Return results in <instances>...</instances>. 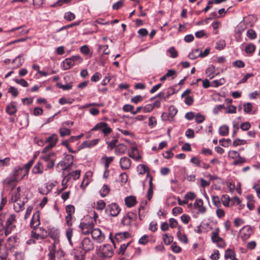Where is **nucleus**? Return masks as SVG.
<instances>
[{
    "label": "nucleus",
    "instance_id": "f257e3e1",
    "mask_svg": "<svg viewBox=\"0 0 260 260\" xmlns=\"http://www.w3.org/2000/svg\"><path fill=\"white\" fill-rule=\"evenodd\" d=\"M96 250L99 259H94V260H104L107 258H111L114 254L113 246L110 244H104L100 246Z\"/></svg>",
    "mask_w": 260,
    "mask_h": 260
},
{
    "label": "nucleus",
    "instance_id": "f03ea898",
    "mask_svg": "<svg viewBox=\"0 0 260 260\" xmlns=\"http://www.w3.org/2000/svg\"><path fill=\"white\" fill-rule=\"evenodd\" d=\"M95 224V220H93V218L90 217L88 221L81 222L79 225V228L82 234L84 235H88L92 231Z\"/></svg>",
    "mask_w": 260,
    "mask_h": 260
},
{
    "label": "nucleus",
    "instance_id": "7ed1b4c3",
    "mask_svg": "<svg viewBox=\"0 0 260 260\" xmlns=\"http://www.w3.org/2000/svg\"><path fill=\"white\" fill-rule=\"evenodd\" d=\"M56 158V153L53 152L42 155L41 156V159L47 163L46 167L49 169L54 167Z\"/></svg>",
    "mask_w": 260,
    "mask_h": 260
},
{
    "label": "nucleus",
    "instance_id": "20e7f679",
    "mask_svg": "<svg viewBox=\"0 0 260 260\" xmlns=\"http://www.w3.org/2000/svg\"><path fill=\"white\" fill-rule=\"evenodd\" d=\"M219 229L216 228L214 231L211 233V240L213 243H216L217 245L219 248H224L225 244L223 240L221 237H219Z\"/></svg>",
    "mask_w": 260,
    "mask_h": 260
},
{
    "label": "nucleus",
    "instance_id": "39448f33",
    "mask_svg": "<svg viewBox=\"0 0 260 260\" xmlns=\"http://www.w3.org/2000/svg\"><path fill=\"white\" fill-rule=\"evenodd\" d=\"M98 130L101 131L105 136L108 135L112 132V129L108 126L107 123L104 122H101L97 123L91 129V131H92Z\"/></svg>",
    "mask_w": 260,
    "mask_h": 260
},
{
    "label": "nucleus",
    "instance_id": "423d86ee",
    "mask_svg": "<svg viewBox=\"0 0 260 260\" xmlns=\"http://www.w3.org/2000/svg\"><path fill=\"white\" fill-rule=\"evenodd\" d=\"M15 221V215L14 214H11L7 219L6 226H5V234L6 236L10 234L12 231L15 228V226L13 225V223Z\"/></svg>",
    "mask_w": 260,
    "mask_h": 260
},
{
    "label": "nucleus",
    "instance_id": "0eeeda50",
    "mask_svg": "<svg viewBox=\"0 0 260 260\" xmlns=\"http://www.w3.org/2000/svg\"><path fill=\"white\" fill-rule=\"evenodd\" d=\"M81 247L86 253L94 249V244L89 238H85L81 242Z\"/></svg>",
    "mask_w": 260,
    "mask_h": 260
},
{
    "label": "nucleus",
    "instance_id": "6e6552de",
    "mask_svg": "<svg viewBox=\"0 0 260 260\" xmlns=\"http://www.w3.org/2000/svg\"><path fill=\"white\" fill-rule=\"evenodd\" d=\"M106 212L109 213L111 216H116L119 213L120 209L115 203H112L109 205L106 210Z\"/></svg>",
    "mask_w": 260,
    "mask_h": 260
},
{
    "label": "nucleus",
    "instance_id": "1a4fd4ad",
    "mask_svg": "<svg viewBox=\"0 0 260 260\" xmlns=\"http://www.w3.org/2000/svg\"><path fill=\"white\" fill-rule=\"evenodd\" d=\"M93 239L100 243L105 239V236L102 234L101 231L99 229H93L92 231L90 233Z\"/></svg>",
    "mask_w": 260,
    "mask_h": 260
},
{
    "label": "nucleus",
    "instance_id": "9d476101",
    "mask_svg": "<svg viewBox=\"0 0 260 260\" xmlns=\"http://www.w3.org/2000/svg\"><path fill=\"white\" fill-rule=\"evenodd\" d=\"M132 161L127 157H123L120 160V165L122 170H128L131 167Z\"/></svg>",
    "mask_w": 260,
    "mask_h": 260
},
{
    "label": "nucleus",
    "instance_id": "9b49d317",
    "mask_svg": "<svg viewBox=\"0 0 260 260\" xmlns=\"http://www.w3.org/2000/svg\"><path fill=\"white\" fill-rule=\"evenodd\" d=\"M40 213L37 211L34 214L30 221V225L31 228L35 229L40 224Z\"/></svg>",
    "mask_w": 260,
    "mask_h": 260
},
{
    "label": "nucleus",
    "instance_id": "f8f14e48",
    "mask_svg": "<svg viewBox=\"0 0 260 260\" xmlns=\"http://www.w3.org/2000/svg\"><path fill=\"white\" fill-rule=\"evenodd\" d=\"M20 187H18L16 190H14L12 193L11 198L10 202L16 203L18 201L20 197Z\"/></svg>",
    "mask_w": 260,
    "mask_h": 260
},
{
    "label": "nucleus",
    "instance_id": "ddd939ff",
    "mask_svg": "<svg viewBox=\"0 0 260 260\" xmlns=\"http://www.w3.org/2000/svg\"><path fill=\"white\" fill-rule=\"evenodd\" d=\"M129 237V233L127 232H125L116 233L115 235V239L118 242H120Z\"/></svg>",
    "mask_w": 260,
    "mask_h": 260
},
{
    "label": "nucleus",
    "instance_id": "4468645a",
    "mask_svg": "<svg viewBox=\"0 0 260 260\" xmlns=\"http://www.w3.org/2000/svg\"><path fill=\"white\" fill-rule=\"evenodd\" d=\"M31 237L37 239H44L47 236V231H43V233H37L34 230L31 231Z\"/></svg>",
    "mask_w": 260,
    "mask_h": 260
},
{
    "label": "nucleus",
    "instance_id": "2eb2a0df",
    "mask_svg": "<svg viewBox=\"0 0 260 260\" xmlns=\"http://www.w3.org/2000/svg\"><path fill=\"white\" fill-rule=\"evenodd\" d=\"M195 208H199V211L200 213L203 214L206 211V208L203 206V201L202 199H197L194 203Z\"/></svg>",
    "mask_w": 260,
    "mask_h": 260
},
{
    "label": "nucleus",
    "instance_id": "dca6fc26",
    "mask_svg": "<svg viewBox=\"0 0 260 260\" xmlns=\"http://www.w3.org/2000/svg\"><path fill=\"white\" fill-rule=\"evenodd\" d=\"M44 167L41 162L38 161L34 167L32 172L35 174H41L43 172Z\"/></svg>",
    "mask_w": 260,
    "mask_h": 260
},
{
    "label": "nucleus",
    "instance_id": "f3484780",
    "mask_svg": "<svg viewBox=\"0 0 260 260\" xmlns=\"http://www.w3.org/2000/svg\"><path fill=\"white\" fill-rule=\"evenodd\" d=\"M236 254L234 251L231 249H228L225 251L224 258L225 259H230L231 260H238L236 257Z\"/></svg>",
    "mask_w": 260,
    "mask_h": 260
},
{
    "label": "nucleus",
    "instance_id": "a211bd4d",
    "mask_svg": "<svg viewBox=\"0 0 260 260\" xmlns=\"http://www.w3.org/2000/svg\"><path fill=\"white\" fill-rule=\"evenodd\" d=\"M125 203L128 207H132L136 205L137 201L134 196H131L125 198Z\"/></svg>",
    "mask_w": 260,
    "mask_h": 260
},
{
    "label": "nucleus",
    "instance_id": "6ab92c4d",
    "mask_svg": "<svg viewBox=\"0 0 260 260\" xmlns=\"http://www.w3.org/2000/svg\"><path fill=\"white\" fill-rule=\"evenodd\" d=\"M127 150L126 145L123 144H118L115 148V153L117 155H121L124 154Z\"/></svg>",
    "mask_w": 260,
    "mask_h": 260
},
{
    "label": "nucleus",
    "instance_id": "aec40b11",
    "mask_svg": "<svg viewBox=\"0 0 260 260\" xmlns=\"http://www.w3.org/2000/svg\"><path fill=\"white\" fill-rule=\"evenodd\" d=\"M99 141V139H93L89 141H85L82 143L81 145L82 148H89L96 145L98 143Z\"/></svg>",
    "mask_w": 260,
    "mask_h": 260
},
{
    "label": "nucleus",
    "instance_id": "412c9836",
    "mask_svg": "<svg viewBox=\"0 0 260 260\" xmlns=\"http://www.w3.org/2000/svg\"><path fill=\"white\" fill-rule=\"evenodd\" d=\"M6 112L8 114L10 115H13L16 113L17 108L14 103L12 102L7 106Z\"/></svg>",
    "mask_w": 260,
    "mask_h": 260
},
{
    "label": "nucleus",
    "instance_id": "4be33fe9",
    "mask_svg": "<svg viewBox=\"0 0 260 260\" xmlns=\"http://www.w3.org/2000/svg\"><path fill=\"white\" fill-rule=\"evenodd\" d=\"M75 65V63L72 60L71 58H66L63 61V68L65 70L70 69Z\"/></svg>",
    "mask_w": 260,
    "mask_h": 260
},
{
    "label": "nucleus",
    "instance_id": "5701e85b",
    "mask_svg": "<svg viewBox=\"0 0 260 260\" xmlns=\"http://www.w3.org/2000/svg\"><path fill=\"white\" fill-rule=\"evenodd\" d=\"M58 141V136L56 134H53L51 136L49 137L45 141L46 143H49L50 144H54V146H55Z\"/></svg>",
    "mask_w": 260,
    "mask_h": 260
},
{
    "label": "nucleus",
    "instance_id": "b1692460",
    "mask_svg": "<svg viewBox=\"0 0 260 260\" xmlns=\"http://www.w3.org/2000/svg\"><path fill=\"white\" fill-rule=\"evenodd\" d=\"M17 239L16 236H12L8 239L7 243L11 248L14 247L16 245Z\"/></svg>",
    "mask_w": 260,
    "mask_h": 260
},
{
    "label": "nucleus",
    "instance_id": "393cba45",
    "mask_svg": "<svg viewBox=\"0 0 260 260\" xmlns=\"http://www.w3.org/2000/svg\"><path fill=\"white\" fill-rule=\"evenodd\" d=\"M32 164L33 160H30L29 162H28L26 164L24 165V170L23 169H20V171H24V174L21 177V179H23L24 177V176L28 174L29 170L31 168V166L32 165Z\"/></svg>",
    "mask_w": 260,
    "mask_h": 260
},
{
    "label": "nucleus",
    "instance_id": "a878e982",
    "mask_svg": "<svg viewBox=\"0 0 260 260\" xmlns=\"http://www.w3.org/2000/svg\"><path fill=\"white\" fill-rule=\"evenodd\" d=\"M22 55L17 56L12 62V63H15L16 66L13 67V69H17L20 67L23 63V60L20 59Z\"/></svg>",
    "mask_w": 260,
    "mask_h": 260
},
{
    "label": "nucleus",
    "instance_id": "bb28decb",
    "mask_svg": "<svg viewBox=\"0 0 260 260\" xmlns=\"http://www.w3.org/2000/svg\"><path fill=\"white\" fill-rule=\"evenodd\" d=\"M137 170L139 172V174L140 175L144 174L146 172L147 173L148 172V168L144 164L139 165L137 167Z\"/></svg>",
    "mask_w": 260,
    "mask_h": 260
},
{
    "label": "nucleus",
    "instance_id": "cd10ccee",
    "mask_svg": "<svg viewBox=\"0 0 260 260\" xmlns=\"http://www.w3.org/2000/svg\"><path fill=\"white\" fill-rule=\"evenodd\" d=\"M225 80L223 78L219 80H215L211 82V86L214 87H217L220 85L224 84Z\"/></svg>",
    "mask_w": 260,
    "mask_h": 260
},
{
    "label": "nucleus",
    "instance_id": "c85d7f7f",
    "mask_svg": "<svg viewBox=\"0 0 260 260\" xmlns=\"http://www.w3.org/2000/svg\"><path fill=\"white\" fill-rule=\"evenodd\" d=\"M110 191V188L107 185H104L100 191V194L102 197H106Z\"/></svg>",
    "mask_w": 260,
    "mask_h": 260
},
{
    "label": "nucleus",
    "instance_id": "c756f323",
    "mask_svg": "<svg viewBox=\"0 0 260 260\" xmlns=\"http://www.w3.org/2000/svg\"><path fill=\"white\" fill-rule=\"evenodd\" d=\"M229 128L227 125H224L220 127L219 134L221 136H226L229 134Z\"/></svg>",
    "mask_w": 260,
    "mask_h": 260
},
{
    "label": "nucleus",
    "instance_id": "7c9ffc66",
    "mask_svg": "<svg viewBox=\"0 0 260 260\" xmlns=\"http://www.w3.org/2000/svg\"><path fill=\"white\" fill-rule=\"evenodd\" d=\"M170 93L168 92H165L162 91L159 92L157 95H156V97H158L160 100H167L170 97Z\"/></svg>",
    "mask_w": 260,
    "mask_h": 260
},
{
    "label": "nucleus",
    "instance_id": "2f4dec72",
    "mask_svg": "<svg viewBox=\"0 0 260 260\" xmlns=\"http://www.w3.org/2000/svg\"><path fill=\"white\" fill-rule=\"evenodd\" d=\"M162 239L166 245H169L173 242V237L171 236L168 235L167 234H165L162 236Z\"/></svg>",
    "mask_w": 260,
    "mask_h": 260
},
{
    "label": "nucleus",
    "instance_id": "473e14b6",
    "mask_svg": "<svg viewBox=\"0 0 260 260\" xmlns=\"http://www.w3.org/2000/svg\"><path fill=\"white\" fill-rule=\"evenodd\" d=\"M177 113V110L174 106H171L168 109V115L171 118L173 117Z\"/></svg>",
    "mask_w": 260,
    "mask_h": 260
},
{
    "label": "nucleus",
    "instance_id": "72a5a7b5",
    "mask_svg": "<svg viewBox=\"0 0 260 260\" xmlns=\"http://www.w3.org/2000/svg\"><path fill=\"white\" fill-rule=\"evenodd\" d=\"M66 211L68 215H72L75 213V207L73 205H69L66 207Z\"/></svg>",
    "mask_w": 260,
    "mask_h": 260
},
{
    "label": "nucleus",
    "instance_id": "f704fd0d",
    "mask_svg": "<svg viewBox=\"0 0 260 260\" xmlns=\"http://www.w3.org/2000/svg\"><path fill=\"white\" fill-rule=\"evenodd\" d=\"M24 202L18 203L17 202L15 203L14 205V208L16 212H19L23 209Z\"/></svg>",
    "mask_w": 260,
    "mask_h": 260
},
{
    "label": "nucleus",
    "instance_id": "c9c22d12",
    "mask_svg": "<svg viewBox=\"0 0 260 260\" xmlns=\"http://www.w3.org/2000/svg\"><path fill=\"white\" fill-rule=\"evenodd\" d=\"M214 69V67L213 66H211L206 70V74L208 75V77H209L210 79H212L215 76V75L213 73Z\"/></svg>",
    "mask_w": 260,
    "mask_h": 260
},
{
    "label": "nucleus",
    "instance_id": "e433bc0d",
    "mask_svg": "<svg viewBox=\"0 0 260 260\" xmlns=\"http://www.w3.org/2000/svg\"><path fill=\"white\" fill-rule=\"evenodd\" d=\"M56 85L58 88H61L64 90H69L72 88V85L71 83H68L66 85H62L60 83H57Z\"/></svg>",
    "mask_w": 260,
    "mask_h": 260
},
{
    "label": "nucleus",
    "instance_id": "4c0bfd02",
    "mask_svg": "<svg viewBox=\"0 0 260 260\" xmlns=\"http://www.w3.org/2000/svg\"><path fill=\"white\" fill-rule=\"evenodd\" d=\"M255 49V46L252 44H250L246 46L245 50L247 53H252L254 52Z\"/></svg>",
    "mask_w": 260,
    "mask_h": 260
},
{
    "label": "nucleus",
    "instance_id": "58836bf2",
    "mask_svg": "<svg viewBox=\"0 0 260 260\" xmlns=\"http://www.w3.org/2000/svg\"><path fill=\"white\" fill-rule=\"evenodd\" d=\"M59 133L61 137L69 136L71 134V131L67 128H61L59 129Z\"/></svg>",
    "mask_w": 260,
    "mask_h": 260
},
{
    "label": "nucleus",
    "instance_id": "ea45409f",
    "mask_svg": "<svg viewBox=\"0 0 260 260\" xmlns=\"http://www.w3.org/2000/svg\"><path fill=\"white\" fill-rule=\"evenodd\" d=\"M225 46V43L224 41L220 40L216 43L215 48L220 50L223 49Z\"/></svg>",
    "mask_w": 260,
    "mask_h": 260
},
{
    "label": "nucleus",
    "instance_id": "a19ab883",
    "mask_svg": "<svg viewBox=\"0 0 260 260\" xmlns=\"http://www.w3.org/2000/svg\"><path fill=\"white\" fill-rule=\"evenodd\" d=\"M247 36L250 39H254L256 38V34L255 31L252 29H250L247 30Z\"/></svg>",
    "mask_w": 260,
    "mask_h": 260
},
{
    "label": "nucleus",
    "instance_id": "79ce46f5",
    "mask_svg": "<svg viewBox=\"0 0 260 260\" xmlns=\"http://www.w3.org/2000/svg\"><path fill=\"white\" fill-rule=\"evenodd\" d=\"M64 18L68 21H72L75 19V15L71 12H68L65 13Z\"/></svg>",
    "mask_w": 260,
    "mask_h": 260
},
{
    "label": "nucleus",
    "instance_id": "37998d69",
    "mask_svg": "<svg viewBox=\"0 0 260 260\" xmlns=\"http://www.w3.org/2000/svg\"><path fill=\"white\" fill-rule=\"evenodd\" d=\"M253 76L254 75L252 73H247L242 78V79L237 83V84L239 85L245 83L249 78L253 77Z\"/></svg>",
    "mask_w": 260,
    "mask_h": 260
},
{
    "label": "nucleus",
    "instance_id": "c03bdc74",
    "mask_svg": "<svg viewBox=\"0 0 260 260\" xmlns=\"http://www.w3.org/2000/svg\"><path fill=\"white\" fill-rule=\"evenodd\" d=\"M80 173H81L80 170H76V171L72 172L70 174V175L71 176V177H73V178L74 180H76V179H78L80 177Z\"/></svg>",
    "mask_w": 260,
    "mask_h": 260
},
{
    "label": "nucleus",
    "instance_id": "a18cd8bd",
    "mask_svg": "<svg viewBox=\"0 0 260 260\" xmlns=\"http://www.w3.org/2000/svg\"><path fill=\"white\" fill-rule=\"evenodd\" d=\"M14 81L17 83V84H20L23 87H27L28 86V84L24 79H15L14 80Z\"/></svg>",
    "mask_w": 260,
    "mask_h": 260
},
{
    "label": "nucleus",
    "instance_id": "49530a36",
    "mask_svg": "<svg viewBox=\"0 0 260 260\" xmlns=\"http://www.w3.org/2000/svg\"><path fill=\"white\" fill-rule=\"evenodd\" d=\"M168 52L170 53V56L172 58H175L178 56V53L174 47L170 48Z\"/></svg>",
    "mask_w": 260,
    "mask_h": 260
},
{
    "label": "nucleus",
    "instance_id": "de8ad7c7",
    "mask_svg": "<svg viewBox=\"0 0 260 260\" xmlns=\"http://www.w3.org/2000/svg\"><path fill=\"white\" fill-rule=\"evenodd\" d=\"M194 117L196 121L198 123H201L203 122L205 120V117L200 113L197 114Z\"/></svg>",
    "mask_w": 260,
    "mask_h": 260
},
{
    "label": "nucleus",
    "instance_id": "09e8293b",
    "mask_svg": "<svg viewBox=\"0 0 260 260\" xmlns=\"http://www.w3.org/2000/svg\"><path fill=\"white\" fill-rule=\"evenodd\" d=\"M129 243H128L127 244H122L120 245V248L118 250V253L119 254L123 255L125 251L126 248L129 245Z\"/></svg>",
    "mask_w": 260,
    "mask_h": 260
},
{
    "label": "nucleus",
    "instance_id": "8fccbe9b",
    "mask_svg": "<svg viewBox=\"0 0 260 260\" xmlns=\"http://www.w3.org/2000/svg\"><path fill=\"white\" fill-rule=\"evenodd\" d=\"M71 59L75 63V64L80 63L82 61L81 57L79 55L73 56L71 57Z\"/></svg>",
    "mask_w": 260,
    "mask_h": 260
},
{
    "label": "nucleus",
    "instance_id": "3c124183",
    "mask_svg": "<svg viewBox=\"0 0 260 260\" xmlns=\"http://www.w3.org/2000/svg\"><path fill=\"white\" fill-rule=\"evenodd\" d=\"M102 77V75L100 73L96 72L91 77V81L92 82H96L99 81Z\"/></svg>",
    "mask_w": 260,
    "mask_h": 260
},
{
    "label": "nucleus",
    "instance_id": "603ef678",
    "mask_svg": "<svg viewBox=\"0 0 260 260\" xmlns=\"http://www.w3.org/2000/svg\"><path fill=\"white\" fill-rule=\"evenodd\" d=\"M157 122L156 120L154 117H150L149 118V122H148V125L151 127H153L154 126L156 125Z\"/></svg>",
    "mask_w": 260,
    "mask_h": 260
},
{
    "label": "nucleus",
    "instance_id": "864d4df0",
    "mask_svg": "<svg viewBox=\"0 0 260 260\" xmlns=\"http://www.w3.org/2000/svg\"><path fill=\"white\" fill-rule=\"evenodd\" d=\"M106 206V203L103 200H100L97 202L96 209L98 210H103Z\"/></svg>",
    "mask_w": 260,
    "mask_h": 260
},
{
    "label": "nucleus",
    "instance_id": "5fc2aeb1",
    "mask_svg": "<svg viewBox=\"0 0 260 260\" xmlns=\"http://www.w3.org/2000/svg\"><path fill=\"white\" fill-rule=\"evenodd\" d=\"M171 247L172 250L176 253H179L181 250V247L178 246L176 242L173 243Z\"/></svg>",
    "mask_w": 260,
    "mask_h": 260
},
{
    "label": "nucleus",
    "instance_id": "6e6d98bb",
    "mask_svg": "<svg viewBox=\"0 0 260 260\" xmlns=\"http://www.w3.org/2000/svg\"><path fill=\"white\" fill-rule=\"evenodd\" d=\"M246 143V141L244 140H240L237 139L233 142V145L234 146H237L240 145H244Z\"/></svg>",
    "mask_w": 260,
    "mask_h": 260
},
{
    "label": "nucleus",
    "instance_id": "4d7b16f0",
    "mask_svg": "<svg viewBox=\"0 0 260 260\" xmlns=\"http://www.w3.org/2000/svg\"><path fill=\"white\" fill-rule=\"evenodd\" d=\"M54 146V144H49L48 145H47L45 147L43 148L42 150L41 153L42 155L45 154H48L47 152L51 150Z\"/></svg>",
    "mask_w": 260,
    "mask_h": 260
},
{
    "label": "nucleus",
    "instance_id": "13d9d810",
    "mask_svg": "<svg viewBox=\"0 0 260 260\" xmlns=\"http://www.w3.org/2000/svg\"><path fill=\"white\" fill-rule=\"evenodd\" d=\"M154 109V106L152 104H147L143 107V111L145 113L150 112Z\"/></svg>",
    "mask_w": 260,
    "mask_h": 260
},
{
    "label": "nucleus",
    "instance_id": "bf43d9fd",
    "mask_svg": "<svg viewBox=\"0 0 260 260\" xmlns=\"http://www.w3.org/2000/svg\"><path fill=\"white\" fill-rule=\"evenodd\" d=\"M250 124L248 122H245L242 123L240 125V128L243 131H247L250 128Z\"/></svg>",
    "mask_w": 260,
    "mask_h": 260
},
{
    "label": "nucleus",
    "instance_id": "052dcab7",
    "mask_svg": "<svg viewBox=\"0 0 260 260\" xmlns=\"http://www.w3.org/2000/svg\"><path fill=\"white\" fill-rule=\"evenodd\" d=\"M8 92L11 93L14 97H16L18 95V91L17 89L13 86L9 88Z\"/></svg>",
    "mask_w": 260,
    "mask_h": 260
},
{
    "label": "nucleus",
    "instance_id": "680f3d73",
    "mask_svg": "<svg viewBox=\"0 0 260 260\" xmlns=\"http://www.w3.org/2000/svg\"><path fill=\"white\" fill-rule=\"evenodd\" d=\"M182 212L183 209L179 207H176L174 208L172 210V213L174 216H176L177 214L181 213Z\"/></svg>",
    "mask_w": 260,
    "mask_h": 260
},
{
    "label": "nucleus",
    "instance_id": "e2e57ef3",
    "mask_svg": "<svg viewBox=\"0 0 260 260\" xmlns=\"http://www.w3.org/2000/svg\"><path fill=\"white\" fill-rule=\"evenodd\" d=\"M199 51V49H194L191 53L189 54L188 57L191 59L196 58L199 56L198 54L196 55V54L198 53Z\"/></svg>",
    "mask_w": 260,
    "mask_h": 260
},
{
    "label": "nucleus",
    "instance_id": "0e129e2a",
    "mask_svg": "<svg viewBox=\"0 0 260 260\" xmlns=\"http://www.w3.org/2000/svg\"><path fill=\"white\" fill-rule=\"evenodd\" d=\"M134 108V107L131 105H125L123 107V110L125 112H131L132 113L133 111V109Z\"/></svg>",
    "mask_w": 260,
    "mask_h": 260
},
{
    "label": "nucleus",
    "instance_id": "69168bd1",
    "mask_svg": "<svg viewBox=\"0 0 260 260\" xmlns=\"http://www.w3.org/2000/svg\"><path fill=\"white\" fill-rule=\"evenodd\" d=\"M252 104L248 103L244 105V111L245 113H249L252 110Z\"/></svg>",
    "mask_w": 260,
    "mask_h": 260
},
{
    "label": "nucleus",
    "instance_id": "338daca9",
    "mask_svg": "<svg viewBox=\"0 0 260 260\" xmlns=\"http://www.w3.org/2000/svg\"><path fill=\"white\" fill-rule=\"evenodd\" d=\"M169 224L171 228H175L177 226L178 222L176 219L171 218L169 219Z\"/></svg>",
    "mask_w": 260,
    "mask_h": 260
},
{
    "label": "nucleus",
    "instance_id": "774afa93",
    "mask_svg": "<svg viewBox=\"0 0 260 260\" xmlns=\"http://www.w3.org/2000/svg\"><path fill=\"white\" fill-rule=\"evenodd\" d=\"M148 237L147 235H144L140 238L139 243L141 244L145 245L148 241Z\"/></svg>",
    "mask_w": 260,
    "mask_h": 260
}]
</instances>
